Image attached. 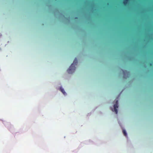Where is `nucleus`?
Returning <instances> with one entry per match:
<instances>
[{
    "instance_id": "obj_1",
    "label": "nucleus",
    "mask_w": 153,
    "mask_h": 153,
    "mask_svg": "<svg viewBox=\"0 0 153 153\" xmlns=\"http://www.w3.org/2000/svg\"><path fill=\"white\" fill-rule=\"evenodd\" d=\"M114 101H115V103L114 105V111L115 112L116 114H117L118 113L117 108L118 107V100L117 98Z\"/></svg>"
},
{
    "instance_id": "obj_2",
    "label": "nucleus",
    "mask_w": 153,
    "mask_h": 153,
    "mask_svg": "<svg viewBox=\"0 0 153 153\" xmlns=\"http://www.w3.org/2000/svg\"><path fill=\"white\" fill-rule=\"evenodd\" d=\"M76 68H69L67 70V72L69 74H72L74 73L75 71Z\"/></svg>"
},
{
    "instance_id": "obj_3",
    "label": "nucleus",
    "mask_w": 153,
    "mask_h": 153,
    "mask_svg": "<svg viewBox=\"0 0 153 153\" xmlns=\"http://www.w3.org/2000/svg\"><path fill=\"white\" fill-rule=\"evenodd\" d=\"M118 123L119 124L120 126L122 128V132L124 135V129L122 127V123H123V120L122 119H119L118 121Z\"/></svg>"
},
{
    "instance_id": "obj_4",
    "label": "nucleus",
    "mask_w": 153,
    "mask_h": 153,
    "mask_svg": "<svg viewBox=\"0 0 153 153\" xmlns=\"http://www.w3.org/2000/svg\"><path fill=\"white\" fill-rule=\"evenodd\" d=\"M60 90L65 95L66 94L64 90L62 87L60 88Z\"/></svg>"
},
{
    "instance_id": "obj_5",
    "label": "nucleus",
    "mask_w": 153,
    "mask_h": 153,
    "mask_svg": "<svg viewBox=\"0 0 153 153\" xmlns=\"http://www.w3.org/2000/svg\"><path fill=\"white\" fill-rule=\"evenodd\" d=\"M122 4L123 6H123L124 5V0H122Z\"/></svg>"
},
{
    "instance_id": "obj_6",
    "label": "nucleus",
    "mask_w": 153,
    "mask_h": 153,
    "mask_svg": "<svg viewBox=\"0 0 153 153\" xmlns=\"http://www.w3.org/2000/svg\"><path fill=\"white\" fill-rule=\"evenodd\" d=\"M125 76H126V73H127V71L125 70ZM126 76H125V79H126Z\"/></svg>"
},
{
    "instance_id": "obj_7",
    "label": "nucleus",
    "mask_w": 153,
    "mask_h": 153,
    "mask_svg": "<svg viewBox=\"0 0 153 153\" xmlns=\"http://www.w3.org/2000/svg\"><path fill=\"white\" fill-rule=\"evenodd\" d=\"M127 135V134L126 132V131H125V136L126 137Z\"/></svg>"
},
{
    "instance_id": "obj_8",
    "label": "nucleus",
    "mask_w": 153,
    "mask_h": 153,
    "mask_svg": "<svg viewBox=\"0 0 153 153\" xmlns=\"http://www.w3.org/2000/svg\"><path fill=\"white\" fill-rule=\"evenodd\" d=\"M123 75L124 74V71L123 70Z\"/></svg>"
},
{
    "instance_id": "obj_9",
    "label": "nucleus",
    "mask_w": 153,
    "mask_h": 153,
    "mask_svg": "<svg viewBox=\"0 0 153 153\" xmlns=\"http://www.w3.org/2000/svg\"><path fill=\"white\" fill-rule=\"evenodd\" d=\"M143 67H146V66H143Z\"/></svg>"
},
{
    "instance_id": "obj_10",
    "label": "nucleus",
    "mask_w": 153,
    "mask_h": 153,
    "mask_svg": "<svg viewBox=\"0 0 153 153\" xmlns=\"http://www.w3.org/2000/svg\"><path fill=\"white\" fill-rule=\"evenodd\" d=\"M75 19H77V17L75 18Z\"/></svg>"
},
{
    "instance_id": "obj_11",
    "label": "nucleus",
    "mask_w": 153,
    "mask_h": 153,
    "mask_svg": "<svg viewBox=\"0 0 153 153\" xmlns=\"http://www.w3.org/2000/svg\"><path fill=\"white\" fill-rule=\"evenodd\" d=\"M145 68H146V67H145Z\"/></svg>"
}]
</instances>
